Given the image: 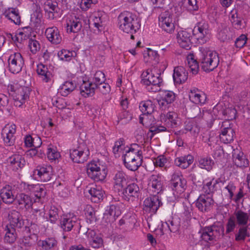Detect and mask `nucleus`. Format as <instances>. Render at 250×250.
Here are the masks:
<instances>
[{
    "mask_svg": "<svg viewBox=\"0 0 250 250\" xmlns=\"http://www.w3.org/2000/svg\"><path fill=\"white\" fill-rule=\"evenodd\" d=\"M49 221L52 224L56 223L59 218V209L55 206H51L48 212Z\"/></svg>",
    "mask_w": 250,
    "mask_h": 250,
    "instance_id": "nucleus-50",
    "label": "nucleus"
},
{
    "mask_svg": "<svg viewBox=\"0 0 250 250\" xmlns=\"http://www.w3.org/2000/svg\"><path fill=\"white\" fill-rule=\"evenodd\" d=\"M199 60L201 69L205 72H210L215 69L219 63L218 54L215 51L204 49L200 53Z\"/></svg>",
    "mask_w": 250,
    "mask_h": 250,
    "instance_id": "nucleus-4",
    "label": "nucleus"
},
{
    "mask_svg": "<svg viewBox=\"0 0 250 250\" xmlns=\"http://www.w3.org/2000/svg\"><path fill=\"white\" fill-rule=\"evenodd\" d=\"M185 129L186 131H190L193 135L197 134L199 132V128L191 121H186L185 122Z\"/></svg>",
    "mask_w": 250,
    "mask_h": 250,
    "instance_id": "nucleus-56",
    "label": "nucleus"
},
{
    "mask_svg": "<svg viewBox=\"0 0 250 250\" xmlns=\"http://www.w3.org/2000/svg\"><path fill=\"white\" fill-rule=\"evenodd\" d=\"M171 11H166L162 13L159 17V25L163 30L168 33H171L174 31L175 26L172 22L173 11L176 14V17L179 15L177 14L178 7H173L171 8Z\"/></svg>",
    "mask_w": 250,
    "mask_h": 250,
    "instance_id": "nucleus-7",
    "label": "nucleus"
},
{
    "mask_svg": "<svg viewBox=\"0 0 250 250\" xmlns=\"http://www.w3.org/2000/svg\"><path fill=\"white\" fill-rule=\"evenodd\" d=\"M8 91L13 97L14 105L20 107L29 98L30 88L26 86L18 84H10L7 86Z\"/></svg>",
    "mask_w": 250,
    "mask_h": 250,
    "instance_id": "nucleus-5",
    "label": "nucleus"
},
{
    "mask_svg": "<svg viewBox=\"0 0 250 250\" xmlns=\"http://www.w3.org/2000/svg\"><path fill=\"white\" fill-rule=\"evenodd\" d=\"M17 202L21 207H24L26 209H29L33 205V201L30 196L24 193L20 194L17 196Z\"/></svg>",
    "mask_w": 250,
    "mask_h": 250,
    "instance_id": "nucleus-39",
    "label": "nucleus"
},
{
    "mask_svg": "<svg viewBox=\"0 0 250 250\" xmlns=\"http://www.w3.org/2000/svg\"><path fill=\"white\" fill-rule=\"evenodd\" d=\"M218 38L221 42L227 41L229 39V31L227 29L220 30L218 33Z\"/></svg>",
    "mask_w": 250,
    "mask_h": 250,
    "instance_id": "nucleus-64",
    "label": "nucleus"
},
{
    "mask_svg": "<svg viewBox=\"0 0 250 250\" xmlns=\"http://www.w3.org/2000/svg\"><path fill=\"white\" fill-rule=\"evenodd\" d=\"M123 157L125 166L131 171L137 170L142 165V152L137 144L131 145L125 150V153L123 154Z\"/></svg>",
    "mask_w": 250,
    "mask_h": 250,
    "instance_id": "nucleus-1",
    "label": "nucleus"
},
{
    "mask_svg": "<svg viewBox=\"0 0 250 250\" xmlns=\"http://www.w3.org/2000/svg\"><path fill=\"white\" fill-rule=\"evenodd\" d=\"M155 107L154 104L150 100L142 101L140 103L139 108L144 115L151 114L153 112Z\"/></svg>",
    "mask_w": 250,
    "mask_h": 250,
    "instance_id": "nucleus-35",
    "label": "nucleus"
},
{
    "mask_svg": "<svg viewBox=\"0 0 250 250\" xmlns=\"http://www.w3.org/2000/svg\"><path fill=\"white\" fill-rule=\"evenodd\" d=\"M35 138H32L30 135L26 136L24 139V143L25 145L27 147H32L34 146L35 147H39L42 144V141L41 139L39 137H37V141H38V143L36 145L35 144Z\"/></svg>",
    "mask_w": 250,
    "mask_h": 250,
    "instance_id": "nucleus-51",
    "label": "nucleus"
},
{
    "mask_svg": "<svg viewBox=\"0 0 250 250\" xmlns=\"http://www.w3.org/2000/svg\"><path fill=\"white\" fill-rule=\"evenodd\" d=\"M140 188L135 183H131L124 188L122 191L123 197L125 200H129L130 197L138 198Z\"/></svg>",
    "mask_w": 250,
    "mask_h": 250,
    "instance_id": "nucleus-19",
    "label": "nucleus"
},
{
    "mask_svg": "<svg viewBox=\"0 0 250 250\" xmlns=\"http://www.w3.org/2000/svg\"><path fill=\"white\" fill-rule=\"evenodd\" d=\"M105 78L104 74L101 71H97L94 74L93 81V83L94 84H96L97 87L104 83L105 81Z\"/></svg>",
    "mask_w": 250,
    "mask_h": 250,
    "instance_id": "nucleus-52",
    "label": "nucleus"
},
{
    "mask_svg": "<svg viewBox=\"0 0 250 250\" xmlns=\"http://www.w3.org/2000/svg\"><path fill=\"white\" fill-rule=\"evenodd\" d=\"M193 162V157L190 155L180 157L175 159V164L183 169L187 168Z\"/></svg>",
    "mask_w": 250,
    "mask_h": 250,
    "instance_id": "nucleus-34",
    "label": "nucleus"
},
{
    "mask_svg": "<svg viewBox=\"0 0 250 250\" xmlns=\"http://www.w3.org/2000/svg\"><path fill=\"white\" fill-rule=\"evenodd\" d=\"M213 165V161L210 158H202L199 160V166L202 168L210 171Z\"/></svg>",
    "mask_w": 250,
    "mask_h": 250,
    "instance_id": "nucleus-48",
    "label": "nucleus"
},
{
    "mask_svg": "<svg viewBox=\"0 0 250 250\" xmlns=\"http://www.w3.org/2000/svg\"><path fill=\"white\" fill-rule=\"evenodd\" d=\"M8 61L9 70L14 74L21 72L24 63L23 58L20 53L11 54Z\"/></svg>",
    "mask_w": 250,
    "mask_h": 250,
    "instance_id": "nucleus-12",
    "label": "nucleus"
},
{
    "mask_svg": "<svg viewBox=\"0 0 250 250\" xmlns=\"http://www.w3.org/2000/svg\"><path fill=\"white\" fill-rule=\"evenodd\" d=\"M11 188L10 186H8L1 189L0 197L3 202L6 204H11L15 200V197Z\"/></svg>",
    "mask_w": 250,
    "mask_h": 250,
    "instance_id": "nucleus-32",
    "label": "nucleus"
},
{
    "mask_svg": "<svg viewBox=\"0 0 250 250\" xmlns=\"http://www.w3.org/2000/svg\"><path fill=\"white\" fill-rule=\"evenodd\" d=\"M20 244L25 247H30L33 244V240L32 238L31 235L24 236L20 240Z\"/></svg>",
    "mask_w": 250,
    "mask_h": 250,
    "instance_id": "nucleus-62",
    "label": "nucleus"
},
{
    "mask_svg": "<svg viewBox=\"0 0 250 250\" xmlns=\"http://www.w3.org/2000/svg\"><path fill=\"white\" fill-rule=\"evenodd\" d=\"M166 131H167V128L164 126L157 125H151L149 128V131L152 133L150 138H151L157 133Z\"/></svg>",
    "mask_w": 250,
    "mask_h": 250,
    "instance_id": "nucleus-55",
    "label": "nucleus"
},
{
    "mask_svg": "<svg viewBox=\"0 0 250 250\" xmlns=\"http://www.w3.org/2000/svg\"><path fill=\"white\" fill-rule=\"evenodd\" d=\"M148 185L152 187L154 193H159L162 190V183L157 175H152L150 177Z\"/></svg>",
    "mask_w": 250,
    "mask_h": 250,
    "instance_id": "nucleus-36",
    "label": "nucleus"
},
{
    "mask_svg": "<svg viewBox=\"0 0 250 250\" xmlns=\"http://www.w3.org/2000/svg\"><path fill=\"white\" fill-rule=\"evenodd\" d=\"M75 84L72 82H65L60 88V93L64 97L67 96L75 88Z\"/></svg>",
    "mask_w": 250,
    "mask_h": 250,
    "instance_id": "nucleus-42",
    "label": "nucleus"
},
{
    "mask_svg": "<svg viewBox=\"0 0 250 250\" xmlns=\"http://www.w3.org/2000/svg\"><path fill=\"white\" fill-rule=\"evenodd\" d=\"M87 221L90 224L95 223L97 219L96 216V211L90 205H87L84 209Z\"/></svg>",
    "mask_w": 250,
    "mask_h": 250,
    "instance_id": "nucleus-41",
    "label": "nucleus"
},
{
    "mask_svg": "<svg viewBox=\"0 0 250 250\" xmlns=\"http://www.w3.org/2000/svg\"><path fill=\"white\" fill-rule=\"evenodd\" d=\"M141 83L147 86V89L151 92H156L161 90L163 79L161 73L157 72L156 69H147L142 75Z\"/></svg>",
    "mask_w": 250,
    "mask_h": 250,
    "instance_id": "nucleus-2",
    "label": "nucleus"
},
{
    "mask_svg": "<svg viewBox=\"0 0 250 250\" xmlns=\"http://www.w3.org/2000/svg\"><path fill=\"white\" fill-rule=\"evenodd\" d=\"M213 203L214 201L210 196L202 194L196 200L195 205L200 211L206 212L211 209Z\"/></svg>",
    "mask_w": 250,
    "mask_h": 250,
    "instance_id": "nucleus-15",
    "label": "nucleus"
},
{
    "mask_svg": "<svg viewBox=\"0 0 250 250\" xmlns=\"http://www.w3.org/2000/svg\"><path fill=\"white\" fill-rule=\"evenodd\" d=\"M37 72L40 78L45 83L51 81L53 75L50 71L48 70L47 66L42 63L37 65Z\"/></svg>",
    "mask_w": 250,
    "mask_h": 250,
    "instance_id": "nucleus-27",
    "label": "nucleus"
},
{
    "mask_svg": "<svg viewBox=\"0 0 250 250\" xmlns=\"http://www.w3.org/2000/svg\"><path fill=\"white\" fill-rule=\"evenodd\" d=\"M52 175L53 168L50 165H39L33 171V175L35 178L43 182L49 181Z\"/></svg>",
    "mask_w": 250,
    "mask_h": 250,
    "instance_id": "nucleus-11",
    "label": "nucleus"
},
{
    "mask_svg": "<svg viewBox=\"0 0 250 250\" xmlns=\"http://www.w3.org/2000/svg\"><path fill=\"white\" fill-rule=\"evenodd\" d=\"M86 172L88 177L95 182L104 181L107 174L105 168L95 162L88 163L86 166Z\"/></svg>",
    "mask_w": 250,
    "mask_h": 250,
    "instance_id": "nucleus-8",
    "label": "nucleus"
},
{
    "mask_svg": "<svg viewBox=\"0 0 250 250\" xmlns=\"http://www.w3.org/2000/svg\"><path fill=\"white\" fill-rule=\"evenodd\" d=\"M77 53L74 51H69L66 49H62L58 53V56L60 60L64 61H70L72 58L76 56Z\"/></svg>",
    "mask_w": 250,
    "mask_h": 250,
    "instance_id": "nucleus-44",
    "label": "nucleus"
},
{
    "mask_svg": "<svg viewBox=\"0 0 250 250\" xmlns=\"http://www.w3.org/2000/svg\"><path fill=\"white\" fill-rule=\"evenodd\" d=\"M3 16L16 25L21 23V17L18 9L10 7L6 9L3 14Z\"/></svg>",
    "mask_w": 250,
    "mask_h": 250,
    "instance_id": "nucleus-28",
    "label": "nucleus"
},
{
    "mask_svg": "<svg viewBox=\"0 0 250 250\" xmlns=\"http://www.w3.org/2000/svg\"><path fill=\"white\" fill-rule=\"evenodd\" d=\"M187 181L184 179L183 178L181 180H180L179 182H174L172 183V185L171 186L172 187L173 189L175 190H178L180 191H182L184 189L186 186Z\"/></svg>",
    "mask_w": 250,
    "mask_h": 250,
    "instance_id": "nucleus-60",
    "label": "nucleus"
},
{
    "mask_svg": "<svg viewBox=\"0 0 250 250\" xmlns=\"http://www.w3.org/2000/svg\"><path fill=\"white\" fill-rule=\"evenodd\" d=\"M118 24L121 30L129 34L136 33L140 27L136 16L127 12L122 13L119 15Z\"/></svg>",
    "mask_w": 250,
    "mask_h": 250,
    "instance_id": "nucleus-3",
    "label": "nucleus"
},
{
    "mask_svg": "<svg viewBox=\"0 0 250 250\" xmlns=\"http://www.w3.org/2000/svg\"><path fill=\"white\" fill-rule=\"evenodd\" d=\"M89 151L85 144L79 146L76 149L70 150V157L74 163H83L87 159Z\"/></svg>",
    "mask_w": 250,
    "mask_h": 250,
    "instance_id": "nucleus-10",
    "label": "nucleus"
},
{
    "mask_svg": "<svg viewBox=\"0 0 250 250\" xmlns=\"http://www.w3.org/2000/svg\"><path fill=\"white\" fill-rule=\"evenodd\" d=\"M188 78V72L182 66L174 68L173 78L175 83L181 84L185 83Z\"/></svg>",
    "mask_w": 250,
    "mask_h": 250,
    "instance_id": "nucleus-25",
    "label": "nucleus"
},
{
    "mask_svg": "<svg viewBox=\"0 0 250 250\" xmlns=\"http://www.w3.org/2000/svg\"><path fill=\"white\" fill-rule=\"evenodd\" d=\"M45 34L48 40L52 44H58L62 42V36L56 27L47 28Z\"/></svg>",
    "mask_w": 250,
    "mask_h": 250,
    "instance_id": "nucleus-23",
    "label": "nucleus"
},
{
    "mask_svg": "<svg viewBox=\"0 0 250 250\" xmlns=\"http://www.w3.org/2000/svg\"><path fill=\"white\" fill-rule=\"evenodd\" d=\"M60 226L64 232H69L73 228L80 233L82 226L76 217L64 215L60 221Z\"/></svg>",
    "mask_w": 250,
    "mask_h": 250,
    "instance_id": "nucleus-9",
    "label": "nucleus"
},
{
    "mask_svg": "<svg viewBox=\"0 0 250 250\" xmlns=\"http://www.w3.org/2000/svg\"><path fill=\"white\" fill-rule=\"evenodd\" d=\"M247 37L244 34L240 36L235 42V45L237 48L243 47L247 42Z\"/></svg>",
    "mask_w": 250,
    "mask_h": 250,
    "instance_id": "nucleus-63",
    "label": "nucleus"
},
{
    "mask_svg": "<svg viewBox=\"0 0 250 250\" xmlns=\"http://www.w3.org/2000/svg\"><path fill=\"white\" fill-rule=\"evenodd\" d=\"M190 34L186 30H181L177 35V42L180 46L187 50L190 49L191 42Z\"/></svg>",
    "mask_w": 250,
    "mask_h": 250,
    "instance_id": "nucleus-22",
    "label": "nucleus"
},
{
    "mask_svg": "<svg viewBox=\"0 0 250 250\" xmlns=\"http://www.w3.org/2000/svg\"><path fill=\"white\" fill-rule=\"evenodd\" d=\"M232 159L234 164L237 167H247L249 165V161L243 152L238 149L233 150Z\"/></svg>",
    "mask_w": 250,
    "mask_h": 250,
    "instance_id": "nucleus-26",
    "label": "nucleus"
},
{
    "mask_svg": "<svg viewBox=\"0 0 250 250\" xmlns=\"http://www.w3.org/2000/svg\"><path fill=\"white\" fill-rule=\"evenodd\" d=\"M217 183V180H216L213 185L212 181H209L207 183L204 185L203 188L204 192L206 193V195L209 196L211 193H213L214 186Z\"/></svg>",
    "mask_w": 250,
    "mask_h": 250,
    "instance_id": "nucleus-57",
    "label": "nucleus"
},
{
    "mask_svg": "<svg viewBox=\"0 0 250 250\" xmlns=\"http://www.w3.org/2000/svg\"><path fill=\"white\" fill-rule=\"evenodd\" d=\"M58 242L53 237L46 238L44 240H39L38 245L41 250H52L54 248L57 247Z\"/></svg>",
    "mask_w": 250,
    "mask_h": 250,
    "instance_id": "nucleus-31",
    "label": "nucleus"
},
{
    "mask_svg": "<svg viewBox=\"0 0 250 250\" xmlns=\"http://www.w3.org/2000/svg\"><path fill=\"white\" fill-rule=\"evenodd\" d=\"M237 221L239 225H246L249 219V215L247 213L242 210H238L235 214Z\"/></svg>",
    "mask_w": 250,
    "mask_h": 250,
    "instance_id": "nucleus-49",
    "label": "nucleus"
},
{
    "mask_svg": "<svg viewBox=\"0 0 250 250\" xmlns=\"http://www.w3.org/2000/svg\"><path fill=\"white\" fill-rule=\"evenodd\" d=\"M121 214V210L119 204H112L107 207L104 215H109L113 217H118Z\"/></svg>",
    "mask_w": 250,
    "mask_h": 250,
    "instance_id": "nucleus-45",
    "label": "nucleus"
},
{
    "mask_svg": "<svg viewBox=\"0 0 250 250\" xmlns=\"http://www.w3.org/2000/svg\"><path fill=\"white\" fill-rule=\"evenodd\" d=\"M247 236H250L247 232V227H242L239 229L238 233L236 234L235 240L236 241L244 240Z\"/></svg>",
    "mask_w": 250,
    "mask_h": 250,
    "instance_id": "nucleus-59",
    "label": "nucleus"
},
{
    "mask_svg": "<svg viewBox=\"0 0 250 250\" xmlns=\"http://www.w3.org/2000/svg\"><path fill=\"white\" fill-rule=\"evenodd\" d=\"M166 224L171 232L175 233L179 230L180 226V222L174 218L171 220L167 221Z\"/></svg>",
    "mask_w": 250,
    "mask_h": 250,
    "instance_id": "nucleus-53",
    "label": "nucleus"
},
{
    "mask_svg": "<svg viewBox=\"0 0 250 250\" xmlns=\"http://www.w3.org/2000/svg\"><path fill=\"white\" fill-rule=\"evenodd\" d=\"M188 97L190 101L196 104H204L207 99L205 94L196 88H193L190 89Z\"/></svg>",
    "mask_w": 250,
    "mask_h": 250,
    "instance_id": "nucleus-20",
    "label": "nucleus"
},
{
    "mask_svg": "<svg viewBox=\"0 0 250 250\" xmlns=\"http://www.w3.org/2000/svg\"><path fill=\"white\" fill-rule=\"evenodd\" d=\"M189 113L191 118H203L208 124L210 127L212 126L214 120L212 119V116L210 113L206 112L201 113L200 108L197 105L192 106L190 109Z\"/></svg>",
    "mask_w": 250,
    "mask_h": 250,
    "instance_id": "nucleus-18",
    "label": "nucleus"
},
{
    "mask_svg": "<svg viewBox=\"0 0 250 250\" xmlns=\"http://www.w3.org/2000/svg\"><path fill=\"white\" fill-rule=\"evenodd\" d=\"M187 64L193 74L198 73L199 68V62L195 59L193 54H189L187 57Z\"/></svg>",
    "mask_w": 250,
    "mask_h": 250,
    "instance_id": "nucleus-38",
    "label": "nucleus"
},
{
    "mask_svg": "<svg viewBox=\"0 0 250 250\" xmlns=\"http://www.w3.org/2000/svg\"><path fill=\"white\" fill-rule=\"evenodd\" d=\"M81 94L84 97H88L93 96L95 90L97 89L96 84H94L93 82L89 80L87 81H83L80 87Z\"/></svg>",
    "mask_w": 250,
    "mask_h": 250,
    "instance_id": "nucleus-24",
    "label": "nucleus"
},
{
    "mask_svg": "<svg viewBox=\"0 0 250 250\" xmlns=\"http://www.w3.org/2000/svg\"><path fill=\"white\" fill-rule=\"evenodd\" d=\"M16 131V126L12 125L9 127H5L2 130L1 135L4 144L7 146L14 145L15 140L14 134Z\"/></svg>",
    "mask_w": 250,
    "mask_h": 250,
    "instance_id": "nucleus-17",
    "label": "nucleus"
},
{
    "mask_svg": "<svg viewBox=\"0 0 250 250\" xmlns=\"http://www.w3.org/2000/svg\"><path fill=\"white\" fill-rule=\"evenodd\" d=\"M114 187L123 188L126 183L125 174L121 171H118L113 178Z\"/></svg>",
    "mask_w": 250,
    "mask_h": 250,
    "instance_id": "nucleus-37",
    "label": "nucleus"
},
{
    "mask_svg": "<svg viewBox=\"0 0 250 250\" xmlns=\"http://www.w3.org/2000/svg\"><path fill=\"white\" fill-rule=\"evenodd\" d=\"M58 3L56 1H53L52 0H47L44 4V9L45 12L49 13V17L51 19L54 18L53 13L56 11V8Z\"/></svg>",
    "mask_w": 250,
    "mask_h": 250,
    "instance_id": "nucleus-43",
    "label": "nucleus"
},
{
    "mask_svg": "<svg viewBox=\"0 0 250 250\" xmlns=\"http://www.w3.org/2000/svg\"><path fill=\"white\" fill-rule=\"evenodd\" d=\"M224 228L221 224H214L203 229L201 239L205 242L217 241L224 235Z\"/></svg>",
    "mask_w": 250,
    "mask_h": 250,
    "instance_id": "nucleus-6",
    "label": "nucleus"
},
{
    "mask_svg": "<svg viewBox=\"0 0 250 250\" xmlns=\"http://www.w3.org/2000/svg\"><path fill=\"white\" fill-rule=\"evenodd\" d=\"M160 201L157 196H153L146 198L144 201V209L146 211L155 213L160 207Z\"/></svg>",
    "mask_w": 250,
    "mask_h": 250,
    "instance_id": "nucleus-21",
    "label": "nucleus"
},
{
    "mask_svg": "<svg viewBox=\"0 0 250 250\" xmlns=\"http://www.w3.org/2000/svg\"><path fill=\"white\" fill-rule=\"evenodd\" d=\"M91 195V200L94 203H99L103 200L104 191L100 186H95L88 190Z\"/></svg>",
    "mask_w": 250,
    "mask_h": 250,
    "instance_id": "nucleus-29",
    "label": "nucleus"
},
{
    "mask_svg": "<svg viewBox=\"0 0 250 250\" xmlns=\"http://www.w3.org/2000/svg\"><path fill=\"white\" fill-rule=\"evenodd\" d=\"M66 25L67 33H78L81 30L82 27L81 19L76 17L74 19L69 20Z\"/></svg>",
    "mask_w": 250,
    "mask_h": 250,
    "instance_id": "nucleus-30",
    "label": "nucleus"
},
{
    "mask_svg": "<svg viewBox=\"0 0 250 250\" xmlns=\"http://www.w3.org/2000/svg\"><path fill=\"white\" fill-rule=\"evenodd\" d=\"M5 230L6 231L4 238L5 242L9 244L14 243L17 238L16 229L6 226Z\"/></svg>",
    "mask_w": 250,
    "mask_h": 250,
    "instance_id": "nucleus-40",
    "label": "nucleus"
},
{
    "mask_svg": "<svg viewBox=\"0 0 250 250\" xmlns=\"http://www.w3.org/2000/svg\"><path fill=\"white\" fill-rule=\"evenodd\" d=\"M9 162L14 170H18L23 167L25 164L24 159L19 154H15L9 158Z\"/></svg>",
    "mask_w": 250,
    "mask_h": 250,
    "instance_id": "nucleus-33",
    "label": "nucleus"
},
{
    "mask_svg": "<svg viewBox=\"0 0 250 250\" xmlns=\"http://www.w3.org/2000/svg\"><path fill=\"white\" fill-rule=\"evenodd\" d=\"M193 33L195 35L197 36V39L201 41V43L206 42L207 37L208 34V24L205 21L199 22L194 27L193 30Z\"/></svg>",
    "mask_w": 250,
    "mask_h": 250,
    "instance_id": "nucleus-16",
    "label": "nucleus"
},
{
    "mask_svg": "<svg viewBox=\"0 0 250 250\" xmlns=\"http://www.w3.org/2000/svg\"><path fill=\"white\" fill-rule=\"evenodd\" d=\"M221 133L220 134L221 141L225 144H228L231 142L234 139L235 131L230 126L229 121L222 122L221 125Z\"/></svg>",
    "mask_w": 250,
    "mask_h": 250,
    "instance_id": "nucleus-14",
    "label": "nucleus"
},
{
    "mask_svg": "<svg viewBox=\"0 0 250 250\" xmlns=\"http://www.w3.org/2000/svg\"><path fill=\"white\" fill-rule=\"evenodd\" d=\"M167 118L171 123V126L175 127L178 124V120L177 114L174 112H168L166 115Z\"/></svg>",
    "mask_w": 250,
    "mask_h": 250,
    "instance_id": "nucleus-58",
    "label": "nucleus"
},
{
    "mask_svg": "<svg viewBox=\"0 0 250 250\" xmlns=\"http://www.w3.org/2000/svg\"><path fill=\"white\" fill-rule=\"evenodd\" d=\"M8 224L7 227L19 229L24 226V220L20 212L16 210H12L8 214Z\"/></svg>",
    "mask_w": 250,
    "mask_h": 250,
    "instance_id": "nucleus-13",
    "label": "nucleus"
},
{
    "mask_svg": "<svg viewBox=\"0 0 250 250\" xmlns=\"http://www.w3.org/2000/svg\"><path fill=\"white\" fill-rule=\"evenodd\" d=\"M28 46L33 54H36L41 48L39 42L32 38L29 39L28 41Z\"/></svg>",
    "mask_w": 250,
    "mask_h": 250,
    "instance_id": "nucleus-54",
    "label": "nucleus"
},
{
    "mask_svg": "<svg viewBox=\"0 0 250 250\" xmlns=\"http://www.w3.org/2000/svg\"><path fill=\"white\" fill-rule=\"evenodd\" d=\"M125 141L123 138H120L115 142L114 146L112 148V152L116 157H117L116 155H117L119 152H121L123 150L125 151V150L128 149L129 147H125Z\"/></svg>",
    "mask_w": 250,
    "mask_h": 250,
    "instance_id": "nucleus-46",
    "label": "nucleus"
},
{
    "mask_svg": "<svg viewBox=\"0 0 250 250\" xmlns=\"http://www.w3.org/2000/svg\"><path fill=\"white\" fill-rule=\"evenodd\" d=\"M46 155L48 159L51 161L56 160L60 157V153L52 145L48 146Z\"/></svg>",
    "mask_w": 250,
    "mask_h": 250,
    "instance_id": "nucleus-47",
    "label": "nucleus"
},
{
    "mask_svg": "<svg viewBox=\"0 0 250 250\" xmlns=\"http://www.w3.org/2000/svg\"><path fill=\"white\" fill-rule=\"evenodd\" d=\"M90 245L94 248H99L103 245V240L101 237L97 236L91 239L89 241Z\"/></svg>",
    "mask_w": 250,
    "mask_h": 250,
    "instance_id": "nucleus-61",
    "label": "nucleus"
}]
</instances>
